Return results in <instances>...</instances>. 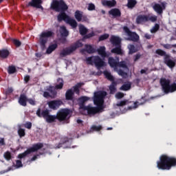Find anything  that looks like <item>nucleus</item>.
Listing matches in <instances>:
<instances>
[{
    "label": "nucleus",
    "mask_w": 176,
    "mask_h": 176,
    "mask_svg": "<svg viewBox=\"0 0 176 176\" xmlns=\"http://www.w3.org/2000/svg\"><path fill=\"white\" fill-rule=\"evenodd\" d=\"M157 167L159 170H171L172 167H176V157L163 154L157 162Z\"/></svg>",
    "instance_id": "1"
},
{
    "label": "nucleus",
    "mask_w": 176,
    "mask_h": 176,
    "mask_svg": "<svg viewBox=\"0 0 176 176\" xmlns=\"http://www.w3.org/2000/svg\"><path fill=\"white\" fill-rule=\"evenodd\" d=\"M160 85L162 89V91H164L165 94L176 91V82L171 84V80L168 78H161L160 79Z\"/></svg>",
    "instance_id": "2"
},
{
    "label": "nucleus",
    "mask_w": 176,
    "mask_h": 176,
    "mask_svg": "<svg viewBox=\"0 0 176 176\" xmlns=\"http://www.w3.org/2000/svg\"><path fill=\"white\" fill-rule=\"evenodd\" d=\"M155 54H158V56L164 57V63L169 68H174V67H175V61L172 60L171 56L167 54V52H166L164 50L162 49H157L155 50Z\"/></svg>",
    "instance_id": "3"
},
{
    "label": "nucleus",
    "mask_w": 176,
    "mask_h": 176,
    "mask_svg": "<svg viewBox=\"0 0 176 176\" xmlns=\"http://www.w3.org/2000/svg\"><path fill=\"white\" fill-rule=\"evenodd\" d=\"M68 5L64 0H54L51 3V9L54 12H67Z\"/></svg>",
    "instance_id": "4"
},
{
    "label": "nucleus",
    "mask_w": 176,
    "mask_h": 176,
    "mask_svg": "<svg viewBox=\"0 0 176 176\" xmlns=\"http://www.w3.org/2000/svg\"><path fill=\"white\" fill-rule=\"evenodd\" d=\"M107 96V92L104 91H100L94 94V104L96 107H101L102 109H105V105H104V98Z\"/></svg>",
    "instance_id": "5"
},
{
    "label": "nucleus",
    "mask_w": 176,
    "mask_h": 176,
    "mask_svg": "<svg viewBox=\"0 0 176 176\" xmlns=\"http://www.w3.org/2000/svg\"><path fill=\"white\" fill-rule=\"evenodd\" d=\"M82 46L83 43L78 41L69 47L63 49L60 53V56L65 57L67 56H70V54H72V52H75L76 49H79V47H82Z\"/></svg>",
    "instance_id": "6"
},
{
    "label": "nucleus",
    "mask_w": 176,
    "mask_h": 176,
    "mask_svg": "<svg viewBox=\"0 0 176 176\" xmlns=\"http://www.w3.org/2000/svg\"><path fill=\"white\" fill-rule=\"evenodd\" d=\"M86 63L88 65H93V64H94L95 67H96V68H98V69L105 65V62L104 61V60L100 58L99 56H92L90 57H87L86 58Z\"/></svg>",
    "instance_id": "7"
},
{
    "label": "nucleus",
    "mask_w": 176,
    "mask_h": 176,
    "mask_svg": "<svg viewBox=\"0 0 176 176\" xmlns=\"http://www.w3.org/2000/svg\"><path fill=\"white\" fill-rule=\"evenodd\" d=\"M43 148V143H36L32 145V147L28 148L25 152L20 153L18 155L17 158L18 159H25L27 157L28 155H30V153H32L34 152H38L39 149H42Z\"/></svg>",
    "instance_id": "8"
},
{
    "label": "nucleus",
    "mask_w": 176,
    "mask_h": 176,
    "mask_svg": "<svg viewBox=\"0 0 176 176\" xmlns=\"http://www.w3.org/2000/svg\"><path fill=\"white\" fill-rule=\"evenodd\" d=\"M106 79H107V80H110V82H111V84L110 85L109 89L110 91V94H115L116 93V86H118V82H116L115 81V77H113V76H112V74H111V72L105 70L103 72Z\"/></svg>",
    "instance_id": "9"
},
{
    "label": "nucleus",
    "mask_w": 176,
    "mask_h": 176,
    "mask_svg": "<svg viewBox=\"0 0 176 176\" xmlns=\"http://www.w3.org/2000/svg\"><path fill=\"white\" fill-rule=\"evenodd\" d=\"M82 109L87 111L88 115H97V113H102L105 109H102L101 106L91 107V106H82Z\"/></svg>",
    "instance_id": "10"
},
{
    "label": "nucleus",
    "mask_w": 176,
    "mask_h": 176,
    "mask_svg": "<svg viewBox=\"0 0 176 176\" xmlns=\"http://www.w3.org/2000/svg\"><path fill=\"white\" fill-rule=\"evenodd\" d=\"M54 35V32L52 31L43 32L40 35V45L42 47H46V43H47V38H52Z\"/></svg>",
    "instance_id": "11"
},
{
    "label": "nucleus",
    "mask_w": 176,
    "mask_h": 176,
    "mask_svg": "<svg viewBox=\"0 0 176 176\" xmlns=\"http://www.w3.org/2000/svg\"><path fill=\"white\" fill-rule=\"evenodd\" d=\"M124 31L128 35L127 41H131V42H138L140 41V36L135 32H131L127 26L124 27Z\"/></svg>",
    "instance_id": "12"
},
{
    "label": "nucleus",
    "mask_w": 176,
    "mask_h": 176,
    "mask_svg": "<svg viewBox=\"0 0 176 176\" xmlns=\"http://www.w3.org/2000/svg\"><path fill=\"white\" fill-rule=\"evenodd\" d=\"M69 115V109H64L59 111L56 114V118L58 122H64V120H67V118Z\"/></svg>",
    "instance_id": "13"
},
{
    "label": "nucleus",
    "mask_w": 176,
    "mask_h": 176,
    "mask_svg": "<svg viewBox=\"0 0 176 176\" xmlns=\"http://www.w3.org/2000/svg\"><path fill=\"white\" fill-rule=\"evenodd\" d=\"M47 105L50 109L56 111V109H58L61 105H63V102L60 100H51L47 102Z\"/></svg>",
    "instance_id": "14"
},
{
    "label": "nucleus",
    "mask_w": 176,
    "mask_h": 176,
    "mask_svg": "<svg viewBox=\"0 0 176 176\" xmlns=\"http://www.w3.org/2000/svg\"><path fill=\"white\" fill-rule=\"evenodd\" d=\"M42 0H31L28 4V8H36V9H42L43 10V7L42 6Z\"/></svg>",
    "instance_id": "15"
},
{
    "label": "nucleus",
    "mask_w": 176,
    "mask_h": 176,
    "mask_svg": "<svg viewBox=\"0 0 176 176\" xmlns=\"http://www.w3.org/2000/svg\"><path fill=\"white\" fill-rule=\"evenodd\" d=\"M153 9L157 13V14H163V10L166 9V4L164 3H162L161 5L160 3H155L153 6Z\"/></svg>",
    "instance_id": "16"
},
{
    "label": "nucleus",
    "mask_w": 176,
    "mask_h": 176,
    "mask_svg": "<svg viewBox=\"0 0 176 176\" xmlns=\"http://www.w3.org/2000/svg\"><path fill=\"white\" fill-rule=\"evenodd\" d=\"M65 12L66 11L58 12V13H59L57 16L58 23H61V21H65V23H67V21H68L69 16L68 14H67V13H65Z\"/></svg>",
    "instance_id": "17"
},
{
    "label": "nucleus",
    "mask_w": 176,
    "mask_h": 176,
    "mask_svg": "<svg viewBox=\"0 0 176 176\" xmlns=\"http://www.w3.org/2000/svg\"><path fill=\"white\" fill-rule=\"evenodd\" d=\"M107 48L105 46H100L96 52H98V54L102 58H106V57H109V54H108L106 52Z\"/></svg>",
    "instance_id": "18"
},
{
    "label": "nucleus",
    "mask_w": 176,
    "mask_h": 176,
    "mask_svg": "<svg viewBox=\"0 0 176 176\" xmlns=\"http://www.w3.org/2000/svg\"><path fill=\"white\" fill-rule=\"evenodd\" d=\"M36 115L38 118H43L47 119V116L50 115V111L48 109L43 110L41 112V108H38L36 111Z\"/></svg>",
    "instance_id": "19"
},
{
    "label": "nucleus",
    "mask_w": 176,
    "mask_h": 176,
    "mask_svg": "<svg viewBox=\"0 0 176 176\" xmlns=\"http://www.w3.org/2000/svg\"><path fill=\"white\" fill-rule=\"evenodd\" d=\"M28 101V98L25 94H21L19 98L18 102L21 107H26L27 102Z\"/></svg>",
    "instance_id": "20"
},
{
    "label": "nucleus",
    "mask_w": 176,
    "mask_h": 176,
    "mask_svg": "<svg viewBox=\"0 0 176 176\" xmlns=\"http://www.w3.org/2000/svg\"><path fill=\"white\" fill-rule=\"evenodd\" d=\"M74 94L72 89H67L65 93V100L67 101H72L73 104L75 102V98H74Z\"/></svg>",
    "instance_id": "21"
},
{
    "label": "nucleus",
    "mask_w": 176,
    "mask_h": 176,
    "mask_svg": "<svg viewBox=\"0 0 176 176\" xmlns=\"http://www.w3.org/2000/svg\"><path fill=\"white\" fill-rule=\"evenodd\" d=\"M149 21V16L148 15H138L136 18V23L138 24H142Z\"/></svg>",
    "instance_id": "22"
},
{
    "label": "nucleus",
    "mask_w": 176,
    "mask_h": 176,
    "mask_svg": "<svg viewBox=\"0 0 176 176\" xmlns=\"http://www.w3.org/2000/svg\"><path fill=\"white\" fill-rule=\"evenodd\" d=\"M83 52H86L88 54H93L96 53V49L91 45L85 44V49L81 50V53H83Z\"/></svg>",
    "instance_id": "23"
},
{
    "label": "nucleus",
    "mask_w": 176,
    "mask_h": 176,
    "mask_svg": "<svg viewBox=\"0 0 176 176\" xmlns=\"http://www.w3.org/2000/svg\"><path fill=\"white\" fill-rule=\"evenodd\" d=\"M110 42L113 46H120L122 42L120 38L116 36H111L110 38Z\"/></svg>",
    "instance_id": "24"
},
{
    "label": "nucleus",
    "mask_w": 176,
    "mask_h": 176,
    "mask_svg": "<svg viewBox=\"0 0 176 176\" xmlns=\"http://www.w3.org/2000/svg\"><path fill=\"white\" fill-rule=\"evenodd\" d=\"M109 14L113 16V17H120L122 16V12L118 8H113L109 11Z\"/></svg>",
    "instance_id": "25"
},
{
    "label": "nucleus",
    "mask_w": 176,
    "mask_h": 176,
    "mask_svg": "<svg viewBox=\"0 0 176 176\" xmlns=\"http://www.w3.org/2000/svg\"><path fill=\"white\" fill-rule=\"evenodd\" d=\"M102 5H103V6H108V8H113V6L116 5V0H111V1L104 0L103 1H102Z\"/></svg>",
    "instance_id": "26"
},
{
    "label": "nucleus",
    "mask_w": 176,
    "mask_h": 176,
    "mask_svg": "<svg viewBox=\"0 0 176 176\" xmlns=\"http://www.w3.org/2000/svg\"><path fill=\"white\" fill-rule=\"evenodd\" d=\"M111 52L114 54H118L120 56H122V54H123V50H122V45H116V47L113 48L111 50Z\"/></svg>",
    "instance_id": "27"
},
{
    "label": "nucleus",
    "mask_w": 176,
    "mask_h": 176,
    "mask_svg": "<svg viewBox=\"0 0 176 176\" xmlns=\"http://www.w3.org/2000/svg\"><path fill=\"white\" fill-rule=\"evenodd\" d=\"M67 142H69V139L68 138H62L60 139V142L58 144H56L55 146L57 149H59V148H63V145L67 144Z\"/></svg>",
    "instance_id": "28"
},
{
    "label": "nucleus",
    "mask_w": 176,
    "mask_h": 176,
    "mask_svg": "<svg viewBox=\"0 0 176 176\" xmlns=\"http://www.w3.org/2000/svg\"><path fill=\"white\" fill-rule=\"evenodd\" d=\"M57 47H58V45H57V43L50 45L46 50V54H52V53H53V52H54Z\"/></svg>",
    "instance_id": "29"
},
{
    "label": "nucleus",
    "mask_w": 176,
    "mask_h": 176,
    "mask_svg": "<svg viewBox=\"0 0 176 176\" xmlns=\"http://www.w3.org/2000/svg\"><path fill=\"white\" fill-rule=\"evenodd\" d=\"M108 63L112 68H116V67H119V63L115 60L113 57L109 58Z\"/></svg>",
    "instance_id": "30"
},
{
    "label": "nucleus",
    "mask_w": 176,
    "mask_h": 176,
    "mask_svg": "<svg viewBox=\"0 0 176 176\" xmlns=\"http://www.w3.org/2000/svg\"><path fill=\"white\" fill-rule=\"evenodd\" d=\"M90 100V98L87 96H81L78 99V102L80 104V108L82 109V105H85V103L87 101H89Z\"/></svg>",
    "instance_id": "31"
},
{
    "label": "nucleus",
    "mask_w": 176,
    "mask_h": 176,
    "mask_svg": "<svg viewBox=\"0 0 176 176\" xmlns=\"http://www.w3.org/2000/svg\"><path fill=\"white\" fill-rule=\"evenodd\" d=\"M60 33L62 38H67L69 35V32H68L65 26H60Z\"/></svg>",
    "instance_id": "32"
},
{
    "label": "nucleus",
    "mask_w": 176,
    "mask_h": 176,
    "mask_svg": "<svg viewBox=\"0 0 176 176\" xmlns=\"http://www.w3.org/2000/svg\"><path fill=\"white\" fill-rule=\"evenodd\" d=\"M9 54H10V52H9V50L6 49L0 50L1 58H8V57H9Z\"/></svg>",
    "instance_id": "33"
},
{
    "label": "nucleus",
    "mask_w": 176,
    "mask_h": 176,
    "mask_svg": "<svg viewBox=\"0 0 176 176\" xmlns=\"http://www.w3.org/2000/svg\"><path fill=\"white\" fill-rule=\"evenodd\" d=\"M79 32L82 36H85L87 32H89V30L85 27L83 25H79Z\"/></svg>",
    "instance_id": "34"
},
{
    "label": "nucleus",
    "mask_w": 176,
    "mask_h": 176,
    "mask_svg": "<svg viewBox=\"0 0 176 176\" xmlns=\"http://www.w3.org/2000/svg\"><path fill=\"white\" fill-rule=\"evenodd\" d=\"M83 16V12L80 10H76L74 13V17L77 20V21L80 22L82 21V16Z\"/></svg>",
    "instance_id": "35"
},
{
    "label": "nucleus",
    "mask_w": 176,
    "mask_h": 176,
    "mask_svg": "<svg viewBox=\"0 0 176 176\" xmlns=\"http://www.w3.org/2000/svg\"><path fill=\"white\" fill-rule=\"evenodd\" d=\"M67 24H69L72 28H76L78 27V22L74 19L69 17L67 21L66 22Z\"/></svg>",
    "instance_id": "36"
},
{
    "label": "nucleus",
    "mask_w": 176,
    "mask_h": 176,
    "mask_svg": "<svg viewBox=\"0 0 176 176\" xmlns=\"http://www.w3.org/2000/svg\"><path fill=\"white\" fill-rule=\"evenodd\" d=\"M57 82H58L59 84H57L56 85H55V89L56 90H61V89L64 87V80H63V78H59L57 79Z\"/></svg>",
    "instance_id": "37"
},
{
    "label": "nucleus",
    "mask_w": 176,
    "mask_h": 176,
    "mask_svg": "<svg viewBox=\"0 0 176 176\" xmlns=\"http://www.w3.org/2000/svg\"><path fill=\"white\" fill-rule=\"evenodd\" d=\"M135 5H137L136 0H128L126 6L128 9H134V8H135Z\"/></svg>",
    "instance_id": "38"
},
{
    "label": "nucleus",
    "mask_w": 176,
    "mask_h": 176,
    "mask_svg": "<svg viewBox=\"0 0 176 176\" xmlns=\"http://www.w3.org/2000/svg\"><path fill=\"white\" fill-rule=\"evenodd\" d=\"M128 49H129V54H134V53H137L138 52V50L135 48V46L133 44H130L128 45Z\"/></svg>",
    "instance_id": "39"
},
{
    "label": "nucleus",
    "mask_w": 176,
    "mask_h": 176,
    "mask_svg": "<svg viewBox=\"0 0 176 176\" xmlns=\"http://www.w3.org/2000/svg\"><path fill=\"white\" fill-rule=\"evenodd\" d=\"M57 119V116H52L49 114L47 119H45L47 123H54Z\"/></svg>",
    "instance_id": "40"
},
{
    "label": "nucleus",
    "mask_w": 176,
    "mask_h": 176,
    "mask_svg": "<svg viewBox=\"0 0 176 176\" xmlns=\"http://www.w3.org/2000/svg\"><path fill=\"white\" fill-rule=\"evenodd\" d=\"M131 89V84L130 82L124 84L120 87V90H123V91H127L128 90H130Z\"/></svg>",
    "instance_id": "41"
},
{
    "label": "nucleus",
    "mask_w": 176,
    "mask_h": 176,
    "mask_svg": "<svg viewBox=\"0 0 176 176\" xmlns=\"http://www.w3.org/2000/svg\"><path fill=\"white\" fill-rule=\"evenodd\" d=\"M47 91H50V93L52 94V96H53V97H56V96H57V91L52 86L49 87Z\"/></svg>",
    "instance_id": "42"
},
{
    "label": "nucleus",
    "mask_w": 176,
    "mask_h": 176,
    "mask_svg": "<svg viewBox=\"0 0 176 176\" xmlns=\"http://www.w3.org/2000/svg\"><path fill=\"white\" fill-rule=\"evenodd\" d=\"M18 135H19L20 138H23V137H25V129L23 128H19L18 129Z\"/></svg>",
    "instance_id": "43"
},
{
    "label": "nucleus",
    "mask_w": 176,
    "mask_h": 176,
    "mask_svg": "<svg viewBox=\"0 0 176 176\" xmlns=\"http://www.w3.org/2000/svg\"><path fill=\"white\" fill-rule=\"evenodd\" d=\"M160 29V25L155 23L153 28L151 30V34H155L157 32L158 30Z\"/></svg>",
    "instance_id": "44"
},
{
    "label": "nucleus",
    "mask_w": 176,
    "mask_h": 176,
    "mask_svg": "<svg viewBox=\"0 0 176 176\" xmlns=\"http://www.w3.org/2000/svg\"><path fill=\"white\" fill-rule=\"evenodd\" d=\"M16 71H17V69H16V67H14V66H9L8 67V74H10V75L14 74L15 72H16Z\"/></svg>",
    "instance_id": "45"
},
{
    "label": "nucleus",
    "mask_w": 176,
    "mask_h": 176,
    "mask_svg": "<svg viewBox=\"0 0 176 176\" xmlns=\"http://www.w3.org/2000/svg\"><path fill=\"white\" fill-rule=\"evenodd\" d=\"M129 100H122L120 102H118L117 104H116V106L117 107H124V105H127V104H129Z\"/></svg>",
    "instance_id": "46"
},
{
    "label": "nucleus",
    "mask_w": 176,
    "mask_h": 176,
    "mask_svg": "<svg viewBox=\"0 0 176 176\" xmlns=\"http://www.w3.org/2000/svg\"><path fill=\"white\" fill-rule=\"evenodd\" d=\"M162 46L164 47V49H167V50H170L172 49V47H176V44H162Z\"/></svg>",
    "instance_id": "47"
},
{
    "label": "nucleus",
    "mask_w": 176,
    "mask_h": 176,
    "mask_svg": "<svg viewBox=\"0 0 176 176\" xmlns=\"http://www.w3.org/2000/svg\"><path fill=\"white\" fill-rule=\"evenodd\" d=\"M3 157L6 160L9 161L12 159V153H10V151H6V153H4Z\"/></svg>",
    "instance_id": "48"
},
{
    "label": "nucleus",
    "mask_w": 176,
    "mask_h": 176,
    "mask_svg": "<svg viewBox=\"0 0 176 176\" xmlns=\"http://www.w3.org/2000/svg\"><path fill=\"white\" fill-rule=\"evenodd\" d=\"M108 38H109V35L108 34H104L99 36L98 41L99 42H101L102 41H105V39H108Z\"/></svg>",
    "instance_id": "49"
},
{
    "label": "nucleus",
    "mask_w": 176,
    "mask_h": 176,
    "mask_svg": "<svg viewBox=\"0 0 176 176\" xmlns=\"http://www.w3.org/2000/svg\"><path fill=\"white\" fill-rule=\"evenodd\" d=\"M91 130H93V131H100V130H102V126H96L94 125L91 126Z\"/></svg>",
    "instance_id": "50"
},
{
    "label": "nucleus",
    "mask_w": 176,
    "mask_h": 176,
    "mask_svg": "<svg viewBox=\"0 0 176 176\" xmlns=\"http://www.w3.org/2000/svg\"><path fill=\"white\" fill-rule=\"evenodd\" d=\"M12 43L16 47H20L21 46V41L17 39H12Z\"/></svg>",
    "instance_id": "51"
},
{
    "label": "nucleus",
    "mask_w": 176,
    "mask_h": 176,
    "mask_svg": "<svg viewBox=\"0 0 176 176\" xmlns=\"http://www.w3.org/2000/svg\"><path fill=\"white\" fill-rule=\"evenodd\" d=\"M94 35H96L94 34V32H92L91 33H89L87 34H85L84 36H83V39H90V38H93V36H94Z\"/></svg>",
    "instance_id": "52"
},
{
    "label": "nucleus",
    "mask_w": 176,
    "mask_h": 176,
    "mask_svg": "<svg viewBox=\"0 0 176 176\" xmlns=\"http://www.w3.org/2000/svg\"><path fill=\"white\" fill-rule=\"evenodd\" d=\"M13 93V88L8 87L7 89H6L5 94L6 96H10Z\"/></svg>",
    "instance_id": "53"
},
{
    "label": "nucleus",
    "mask_w": 176,
    "mask_h": 176,
    "mask_svg": "<svg viewBox=\"0 0 176 176\" xmlns=\"http://www.w3.org/2000/svg\"><path fill=\"white\" fill-rule=\"evenodd\" d=\"M123 97H124V94H123L122 92H118L116 94V98H117L118 100H120V99L123 98Z\"/></svg>",
    "instance_id": "54"
},
{
    "label": "nucleus",
    "mask_w": 176,
    "mask_h": 176,
    "mask_svg": "<svg viewBox=\"0 0 176 176\" xmlns=\"http://www.w3.org/2000/svg\"><path fill=\"white\" fill-rule=\"evenodd\" d=\"M118 67H120L121 68H127V63H126V61H121L118 63Z\"/></svg>",
    "instance_id": "55"
},
{
    "label": "nucleus",
    "mask_w": 176,
    "mask_h": 176,
    "mask_svg": "<svg viewBox=\"0 0 176 176\" xmlns=\"http://www.w3.org/2000/svg\"><path fill=\"white\" fill-rule=\"evenodd\" d=\"M88 10H96V6L93 3H90L88 5Z\"/></svg>",
    "instance_id": "56"
},
{
    "label": "nucleus",
    "mask_w": 176,
    "mask_h": 176,
    "mask_svg": "<svg viewBox=\"0 0 176 176\" xmlns=\"http://www.w3.org/2000/svg\"><path fill=\"white\" fill-rule=\"evenodd\" d=\"M16 168H20V167H23V163L21 162V160H17L16 161Z\"/></svg>",
    "instance_id": "57"
},
{
    "label": "nucleus",
    "mask_w": 176,
    "mask_h": 176,
    "mask_svg": "<svg viewBox=\"0 0 176 176\" xmlns=\"http://www.w3.org/2000/svg\"><path fill=\"white\" fill-rule=\"evenodd\" d=\"M118 74L120 76H122V78H124V76H127V73H126L124 71L122 70V69H120L118 71Z\"/></svg>",
    "instance_id": "58"
},
{
    "label": "nucleus",
    "mask_w": 176,
    "mask_h": 176,
    "mask_svg": "<svg viewBox=\"0 0 176 176\" xmlns=\"http://www.w3.org/2000/svg\"><path fill=\"white\" fill-rule=\"evenodd\" d=\"M25 129H28V130H31V128L32 127V123L31 122H28L25 124Z\"/></svg>",
    "instance_id": "59"
},
{
    "label": "nucleus",
    "mask_w": 176,
    "mask_h": 176,
    "mask_svg": "<svg viewBox=\"0 0 176 176\" xmlns=\"http://www.w3.org/2000/svg\"><path fill=\"white\" fill-rule=\"evenodd\" d=\"M157 16H148V21H152L153 23H155V21H157Z\"/></svg>",
    "instance_id": "60"
},
{
    "label": "nucleus",
    "mask_w": 176,
    "mask_h": 176,
    "mask_svg": "<svg viewBox=\"0 0 176 176\" xmlns=\"http://www.w3.org/2000/svg\"><path fill=\"white\" fill-rule=\"evenodd\" d=\"M28 102H29V104H30V105H36V102H35V100L32 99V98H28Z\"/></svg>",
    "instance_id": "61"
},
{
    "label": "nucleus",
    "mask_w": 176,
    "mask_h": 176,
    "mask_svg": "<svg viewBox=\"0 0 176 176\" xmlns=\"http://www.w3.org/2000/svg\"><path fill=\"white\" fill-rule=\"evenodd\" d=\"M73 89H74V91H73L74 94H75V93H76V94H79V93H80V91L79 90V88L78 87L74 86L73 87Z\"/></svg>",
    "instance_id": "62"
},
{
    "label": "nucleus",
    "mask_w": 176,
    "mask_h": 176,
    "mask_svg": "<svg viewBox=\"0 0 176 176\" xmlns=\"http://www.w3.org/2000/svg\"><path fill=\"white\" fill-rule=\"evenodd\" d=\"M6 145V143H5V139L1 138L0 139V146H5Z\"/></svg>",
    "instance_id": "63"
},
{
    "label": "nucleus",
    "mask_w": 176,
    "mask_h": 176,
    "mask_svg": "<svg viewBox=\"0 0 176 176\" xmlns=\"http://www.w3.org/2000/svg\"><path fill=\"white\" fill-rule=\"evenodd\" d=\"M141 58V54H137L136 55H135V58H134V61H138V60H140Z\"/></svg>",
    "instance_id": "64"
}]
</instances>
